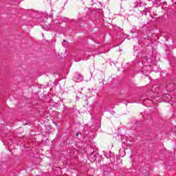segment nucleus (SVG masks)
<instances>
[{
	"label": "nucleus",
	"mask_w": 176,
	"mask_h": 176,
	"mask_svg": "<svg viewBox=\"0 0 176 176\" xmlns=\"http://www.w3.org/2000/svg\"><path fill=\"white\" fill-rule=\"evenodd\" d=\"M163 100H164L166 102H168L170 100H171V96H170L169 94H166L163 96Z\"/></svg>",
	"instance_id": "f03ea898"
},
{
	"label": "nucleus",
	"mask_w": 176,
	"mask_h": 176,
	"mask_svg": "<svg viewBox=\"0 0 176 176\" xmlns=\"http://www.w3.org/2000/svg\"><path fill=\"white\" fill-rule=\"evenodd\" d=\"M78 135H79V133H76V136L78 137Z\"/></svg>",
	"instance_id": "39448f33"
},
{
	"label": "nucleus",
	"mask_w": 176,
	"mask_h": 176,
	"mask_svg": "<svg viewBox=\"0 0 176 176\" xmlns=\"http://www.w3.org/2000/svg\"><path fill=\"white\" fill-rule=\"evenodd\" d=\"M80 79H82V75H80V74H76L74 76V80H79Z\"/></svg>",
	"instance_id": "7ed1b4c3"
},
{
	"label": "nucleus",
	"mask_w": 176,
	"mask_h": 176,
	"mask_svg": "<svg viewBox=\"0 0 176 176\" xmlns=\"http://www.w3.org/2000/svg\"><path fill=\"white\" fill-rule=\"evenodd\" d=\"M174 83L171 82L167 85L166 86V90L167 91H174Z\"/></svg>",
	"instance_id": "f257e3e1"
},
{
	"label": "nucleus",
	"mask_w": 176,
	"mask_h": 176,
	"mask_svg": "<svg viewBox=\"0 0 176 176\" xmlns=\"http://www.w3.org/2000/svg\"><path fill=\"white\" fill-rule=\"evenodd\" d=\"M63 42H65V40H63Z\"/></svg>",
	"instance_id": "423d86ee"
},
{
	"label": "nucleus",
	"mask_w": 176,
	"mask_h": 176,
	"mask_svg": "<svg viewBox=\"0 0 176 176\" xmlns=\"http://www.w3.org/2000/svg\"><path fill=\"white\" fill-rule=\"evenodd\" d=\"M142 72H143V74H146L148 72V66L143 67L142 69Z\"/></svg>",
	"instance_id": "20e7f679"
}]
</instances>
